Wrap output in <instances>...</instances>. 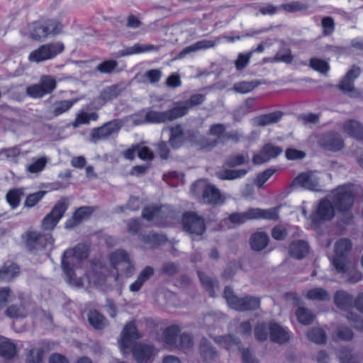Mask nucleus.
Here are the masks:
<instances>
[{
	"mask_svg": "<svg viewBox=\"0 0 363 363\" xmlns=\"http://www.w3.org/2000/svg\"><path fill=\"white\" fill-rule=\"evenodd\" d=\"M247 169H222L216 172V177L220 180H233L243 177Z\"/></svg>",
	"mask_w": 363,
	"mask_h": 363,
	"instance_id": "obj_40",
	"label": "nucleus"
},
{
	"mask_svg": "<svg viewBox=\"0 0 363 363\" xmlns=\"http://www.w3.org/2000/svg\"><path fill=\"white\" fill-rule=\"evenodd\" d=\"M251 54L247 52L245 53L240 52L237 59L235 60V66L238 71L244 69L250 63Z\"/></svg>",
	"mask_w": 363,
	"mask_h": 363,
	"instance_id": "obj_61",
	"label": "nucleus"
},
{
	"mask_svg": "<svg viewBox=\"0 0 363 363\" xmlns=\"http://www.w3.org/2000/svg\"><path fill=\"white\" fill-rule=\"evenodd\" d=\"M86 279L90 284H93L96 286H103L106 280V275L101 272H96L95 270V267H93L91 272L86 274Z\"/></svg>",
	"mask_w": 363,
	"mask_h": 363,
	"instance_id": "obj_50",
	"label": "nucleus"
},
{
	"mask_svg": "<svg viewBox=\"0 0 363 363\" xmlns=\"http://www.w3.org/2000/svg\"><path fill=\"white\" fill-rule=\"evenodd\" d=\"M89 246L79 243L74 247L66 250L62 257V269L69 284L81 287L84 284L82 278H77L75 270L81 267L82 261L87 258Z\"/></svg>",
	"mask_w": 363,
	"mask_h": 363,
	"instance_id": "obj_2",
	"label": "nucleus"
},
{
	"mask_svg": "<svg viewBox=\"0 0 363 363\" xmlns=\"http://www.w3.org/2000/svg\"><path fill=\"white\" fill-rule=\"evenodd\" d=\"M203 201L209 204H220L225 201V197L221 194L220 190L214 185H207L203 191Z\"/></svg>",
	"mask_w": 363,
	"mask_h": 363,
	"instance_id": "obj_28",
	"label": "nucleus"
},
{
	"mask_svg": "<svg viewBox=\"0 0 363 363\" xmlns=\"http://www.w3.org/2000/svg\"><path fill=\"white\" fill-rule=\"evenodd\" d=\"M356 187L353 184L340 185L333 189L328 198L319 201L315 209L310 215L311 226L316 230L325 221L331 220L335 211L340 216L342 223L348 225L353 221L352 207L354 204Z\"/></svg>",
	"mask_w": 363,
	"mask_h": 363,
	"instance_id": "obj_1",
	"label": "nucleus"
},
{
	"mask_svg": "<svg viewBox=\"0 0 363 363\" xmlns=\"http://www.w3.org/2000/svg\"><path fill=\"white\" fill-rule=\"evenodd\" d=\"M306 298L311 301H325L330 298L328 291L320 287L309 289L306 295Z\"/></svg>",
	"mask_w": 363,
	"mask_h": 363,
	"instance_id": "obj_44",
	"label": "nucleus"
},
{
	"mask_svg": "<svg viewBox=\"0 0 363 363\" xmlns=\"http://www.w3.org/2000/svg\"><path fill=\"white\" fill-rule=\"evenodd\" d=\"M108 260L113 269L116 270L114 279L119 281L120 272L127 277L132 275L134 265L132 263L129 254L122 249L116 250L108 255Z\"/></svg>",
	"mask_w": 363,
	"mask_h": 363,
	"instance_id": "obj_10",
	"label": "nucleus"
},
{
	"mask_svg": "<svg viewBox=\"0 0 363 363\" xmlns=\"http://www.w3.org/2000/svg\"><path fill=\"white\" fill-rule=\"evenodd\" d=\"M307 337L309 340L317 344H323L326 341L325 333L320 328L311 329L307 333Z\"/></svg>",
	"mask_w": 363,
	"mask_h": 363,
	"instance_id": "obj_51",
	"label": "nucleus"
},
{
	"mask_svg": "<svg viewBox=\"0 0 363 363\" xmlns=\"http://www.w3.org/2000/svg\"><path fill=\"white\" fill-rule=\"evenodd\" d=\"M223 296L229 307L236 311H252L260 306L259 298L252 296L239 298L234 295L233 291L230 286L225 287Z\"/></svg>",
	"mask_w": 363,
	"mask_h": 363,
	"instance_id": "obj_11",
	"label": "nucleus"
},
{
	"mask_svg": "<svg viewBox=\"0 0 363 363\" xmlns=\"http://www.w3.org/2000/svg\"><path fill=\"white\" fill-rule=\"evenodd\" d=\"M259 84L261 83L257 80L238 82L234 84L233 90L235 93L245 94L253 91Z\"/></svg>",
	"mask_w": 363,
	"mask_h": 363,
	"instance_id": "obj_42",
	"label": "nucleus"
},
{
	"mask_svg": "<svg viewBox=\"0 0 363 363\" xmlns=\"http://www.w3.org/2000/svg\"><path fill=\"white\" fill-rule=\"evenodd\" d=\"M140 337L134 321H130L124 326L119 342L120 350L123 355L128 353L133 342L139 339Z\"/></svg>",
	"mask_w": 363,
	"mask_h": 363,
	"instance_id": "obj_19",
	"label": "nucleus"
},
{
	"mask_svg": "<svg viewBox=\"0 0 363 363\" xmlns=\"http://www.w3.org/2000/svg\"><path fill=\"white\" fill-rule=\"evenodd\" d=\"M200 352L206 362L214 360L217 357L216 350L205 337L202 338L200 342Z\"/></svg>",
	"mask_w": 363,
	"mask_h": 363,
	"instance_id": "obj_41",
	"label": "nucleus"
},
{
	"mask_svg": "<svg viewBox=\"0 0 363 363\" xmlns=\"http://www.w3.org/2000/svg\"><path fill=\"white\" fill-rule=\"evenodd\" d=\"M99 118V115L96 112L86 113L79 112L73 122V126L77 128L82 124H88L91 121H96Z\"/></svg>",
	"mask_w": 363,
	"mask_h": 363,
	"instance_id": "obj_47",
	"label": "nucleus"
},
{
	"mask_svg": "<svg viewBox=\"0 0 363 363\" xmlns=\"http://www.w3.org/2000/svg\"><path fill=\"white\" fill-rule=\"evenodd\" d=\"M294 56L289 48H281L272 60V62H284L291 64L293 62Z\"/></svg>",
	"mask_w": 363,
	"mask_h": 363,
	"instance_id": "obj_48",
	"label": "nucleus"
},
{
	"mask_svg": "<svg viewBox=\"0 0 363 363\" xmlns=\"http://www.w3.org/2000/svg\"><path fill=\"white\" fill-rule=\"evenodd\" d=\"M352 337L353 333L352 330L347 327L339 328L335 334L333 335V339L335 341H337L339 340L349 341L351 340Z\"/></svg>",
	"mask_w": 363,
	"mask_h": 363,
	"instance_id": "obj_59",
	"label": "nucleus"
},
{
	"mask_svg": "<svg viewBox=\"0 0 363 363\" xmlns=\"http://www.w3.org/2000/svg\"><path fill=\"white\" fill-rule=\"evenodd\" d=\"M154 269L150 266L145 267L139 274L137 279L130 285V291L138 292L144 284L153 275Z\"/></svg>",
	"mask_w": 363,
	"mask_h": 363,
	"instance_id": "obj_33",
	"label": "nucleus"
},
{
	"mask_svg": "<svg viewBox=\"0 0 363 363\" xmlns=\"http://www.w3.org/2000/svg\"><path fill=\"white\" fill-rule=\"evenodd\" d=\"M20 272L18 266L14 263L6 262L0 268V280L10 281L16 278Z\"/></svg>",
	"mask_w": 363,
	"mask_h": 363,
	"instance_id": "obj_34",
	"label": "nucleus"
},
{
	"mask_svg": "<svg viewBox=\"0 0 363 363\" xmlns=\"http://www.w3.org/2000/svg\"><path fill=\"white\" fill-rule=\"evenodd\" d=\"M16 354V345L8 338L0 336V355L6 359H10L13 358Z\"/></svg>",
	"mask_w": 363,
	"mask_h": 363,
	"instance_id": "obj_38",
	"label": "nucleus"
},
{
	"mask_svg": "<svg viewBox=\"0 0 363 363\" xmlns=\"http://www.w3.org/2000/svg\"><path fill=\"white\" fill-rule=\"evenodd\" d=\"M182 226L184 231L192 235L201 236L206 232V225L201 216L192 211H187L182 216Z\"/></svg>",
	"mask_w": 363,
	"mask_h": 363,
	"instance_id": "obj_14",
	"label": "nucleus"
},
{
	"mask_svg": "<svg viewBox=\"0 0 363 363\" xmlns=\"http://www.w3.org/2000/svg\"><path fill=\"white\" fill-rule=\"evenodd\" d=\"M91 206H82L78 208L73 213L71 218L65 222V228L72 229L79 225L83 220L89 218L94 212Z\"/></svg>",
	"mask_w": 363,
	"mask_h": 363,
	"instance_id": "obj_27",
	"label": "nucleus"
},
{
	"mask_svg": "<svg viewBox=\"0 0 363 363\" xmlns=\"http://www.w3.org/2000/svg\"><path fill=\"white\" fill-rule=\"evenodd\" d=\"M9 96L16 100L21 101L25 97L24 88L22 84H12L7 89Z\"/></svg>",
	"mask_w": 363,
	"mask_h": 363,
	"instance_id": "obj_55",
	"label": "nucleus"
},
{
	"mask_svg": "<svg viewBox=\"0 0 363 363\" xmlns=\"http://www.w3.org/2000/svg\"><path fill=\"white\" fill-rule=\"evenodd\" d=\"M334 303L340 309L347 311V319L353 323L354 327L361 330L363 325V320L361 318L355 314L352 311L356 309L361 313H363V294L359 293L357 298L354 300L347 291L340 290L336 291L334 295Z\"/></svg>",
	"mask_w": 363,
	"mask_h": 363,
	"instance_id": "obj_5",
	"label": "nucleus"
},
{
	"mask_svg": "<svg viewBox=\"0 0 363 363\" xmlns=\"http://www.w3.org/2000/svg\"><path fill=\"white\" fill-rule=\"evenodd\" d=\"M7 316L12 318H25L27 316L28 313L26 308L23 306L12 305L8 307L6 311Z\"/></svg>",
	"mask_w": 363,
	"mask_h": 363,
	"instance_id": "obj_54",
	"label": "nucleus"
},
{
	"mask_svg": "<svg viewBox=\"0 0 363 363\" xmlns=\"http://www.w3.org/2000/svg\"><path fill=\"white\" fill-rule=\"evenodd\" d=\"M269 238L264 232L254 233L250 240L251 248L255 251H261L264 249L269 243Z\"/></svg>",
	"mask_w": 363,
	"mask_h": 363,
	"instance_id": "obj_36",
	"label": "nucleus"
},
{
	"mask_svg": "<svg viewBox=\"0 0 363 363\" xmlns=\"http://www.w3.org/2000/svg\"><path fill=\"white\" fill-rule=\"evenodd\" d=\"M343 130L350 137L357 140L363 139V126L354 120L345 121L342 126Z\"/></svg>",
	"mask_w": 363,
	"mask_h": 363,
	"instance_id": "obj_32",
	"label": "nucleus"
},
{
	"mask_svg": "<svg viewBox=\"0 0 363 363\" xmlns=\"http://www.w3.org/2000/svg\"><path fill=\"white\" fill-rule=\"evenodd\" d=\"M309 66L321 74H326L330 69V66L326 61L315 57L310 60Z\"/></svg>",
	"mask_w": 363,
	"mask_h": 363,
	"instance_id": "obj_56",
	"label": "nucleus"
},
{
	"mask_svg": "<svg viewBox=\"0 0 363 363\" xmlns=\"http://www.w3.org/2000/svg\"><path fill=\"white\" fill-rule=\"evenodd\" d=\"M296 316L298 321L303 325H310L314 318V314L308 309L303 307H299L296 311Z\"/></svg>",
	"mask_w": 363,
	"mask_h": 363,
	"instance_id": "obj_49",
	"label": "nucleus"
},
{
	"mask_svg": "<svg viewBox=\"0 0 363 363\" xmlns=\"http://www.w3.org/2000/svg\"><path fill=\"white\" fill-rule=\"evenodd\" d=\"M28 30L31 39L41 41L50 35L60 34L62 25L55 19L41 20L28 24Z\"/></svg>",
	"mask_w": 363,
	"mask_h": 363,
	"instance_id": "obj_7",
	"label": "nucleus"
},
{
	"mask_svg": "<svg viewBox=\"0 0 363 363\" xmlns=\"http://www.w3.org/2000/svg\"><path fill=\"white\" fill-rule=\"evenodd\" d=\"M213 339L217 344L225 347L228 351L239 350L241 346V342L239 338L233 335L216 336L213 337Z\"/></svg>",
	"mask_w": 363,
	"mask_h": 363,
	"instance_id": "obj_31",
	"label": "nucleus"
},
{
	"mask_svg": "<svg viewBox=\"0 0 363 363\" xmlns=\"http://www.w3.org/2000/svg\"><path fill=\"white\" fill-rule=\"evenodd\" d=\"M360 69L359 67L353 66L345 75L338 84L339 89L350 96H356V89L354 86V80L359 77Z\"/></svg>",
	"mask_w": 363,
	"mask_h": 363,
	"instance_id": "obj_23",
	"label": "nucleus"
},
{
	"mask_svg": "<svg viewBox=\"0 0 363 363\" xmlns=\"http://www.w3.org/2000/svg\"><path fill=\"white\" fill-rule=\"evenodd\" d=\"M174 211L170 205H152L146 206L142 212V217L148 222L159 227H165L174 217Z\"/></svg>",
	"mask_w": 363,
	"mask_h": 363,
	"instance_id": "obj_8",
	"label": "nucleus"
},
{
	"mask_svg": "<svg viewBox=\"0 0 363 363\" xmlns=\"http://www.w3.org/2000/svg\"><path fill=\"white\" fill-rule=\"evenodd\" d=\"M147 123H162L179 118L174 106L165 111L147 110L145 111Z\"/></svg>",
	"mask_w": 363,
	"mask_h": 363,
	"instance_id": "obj_22",
	"label": "nucleus"
},
{
	"mask_svg": "<svg viewBox=\"0 0 363 363\" xmlns=\"http://www.w3.org/2000/svg\"><path fill=\"white\" fill-rule=\"evenodd\" d=\"M220 43V38H217L213 40H201L197 41L189 46L184 48L179 53V57H183L186 55L195 52L199 50H205L216 47Z\"/></svg>",
	"mask_w": 363,
	"mask_h": 363,
	"instance_id": "obj_26",
	"label": "nucleus"
},
{
	"mask_svg": "<svg viewBox=\"0 0 363 363\" xmlns=\"http://www.w3.org/2000/svg\"><path fill=\"white\" fill-rule=\"evenodd\" d=\"M339 359L340 363H357V357L346 347L339 350Z\"/></svg>",
	"mask_w": 363,
	"mask_h": 363,
	"instance_id": "obj_58",
	"label": "nucleus"
},
{
	"mask_svg": "<svg viewBox=\"0 0 363 363\" xmlns=\"http://www.w3.org/2000/svg\"><path fill=\"white\" fill-rule=\"evenodd\" d=\"M123 69L118 68V63L115 60H106L99 63L96 67V71L101 74H111L112 73H119Z\"/></svg>",
	"mask_w": 363,
	"mask_h": 363,
	"instance_id": "obj_39",
	"label": "nucleus"
},
{
	"mask_svg": "<svg viewBox=\"0 0 363 363\" xmlns=\"http://www.w3.org/2000/svg\"><path fill=\"white\" fill-rule=\"evenodd\" d=\"M226 127L223 123H216L211 125L208 134L211 136L217 137L218 139H216L218 141L219 140H225V135L226 133L225 132Z\"/></svg>",
	"mask_w": 363,
	"mask_h": 363,
	"instance_id": "obj_62",
	"label": "nucleus"
},
{
	"mask_svg": "<svg viewBox=\"0 0 363 363\" xmlns=\"http://www.w3.org/2000/svg\"><path fill=\"white\" fill-rule=\"evenodd\" d=\"M140 240L144 243L150 245L152 248H156L165 243L167 240L165 235L157 233L141 235Z\"/></svg>",
	"mask_w": 363,
	"mask_h": 363,
	"instance_id": "obj_43",
	"label": "nucleus"
},
{
	"mask_svg": "<svg viewBox=\"0 0 363 363\" xmlns=\"http://www.w3.org/2000/svg\"><path fill=\"white\" fill-rule=\"evenodd\" d=\"M68 207V199L65 197L60 199L53 206L51 211L43 218L42 222L43 228L47 230L54 229L63 217Z\"/></svg>",
	"mask_w": 363,
	"mask_h": 363,
	"instance_id": "obj_15",
	"label": "nucleus"
},
{
	"mask_svg": "<svg viewBox=\"0 0 363 363\" xmlns=\"http://www.w3.org/2000/svg\"><path fill=\"white\" fill-rule=\"evenodd\" d=\"M74 101L71 100H65L57 102L54 105L52 114L54 116H58L67 112L73 106Z\"/></svg>",
	"mask_w": 363,
	"mask_h": 363,
	"instance_id": "obj_57",
	"label": "nucleus"
},
{
	"mask_svg": "<svg viewBox=\"0 0 363 363\" xmlns=\"http://www.w3.org/2000/svg\"><path fill=\"white\" fill-rule=\"evenodd\" d=\"M54 242L50 233H40L36 231H29L26 233V246L30 251L51 247Z\"/></svg>",
	"mask_w": 363,
	"mask_h": 363,
	"instance_id": "obj_18",
	"label": "nucleus"
},
{
	"mask_svg": "<svg viewBox=\"0 0 363 363\" xmlns=\"http://www.w3.org/2000/svg\"><path fill=\"white\" fill-rule=\"evenodd\" d=\"M180 332L177 325H170L167 327L162 333L164 342L169 346H174L176 344L177 337Z\"/></svg>",
	"mask_w": 363,
	"mask_h": 363,
	"instance_id": "obj_45",
	"label": "nucleus"
},
{
	"mask_svg": "<svg viewBox=\"0 0 363 363\" xmlns=\"http://www.w3.org/2000/svg\"><path fill=\"white\" fill-rule=\"evenodd\" d=\"M155 47L152 45L135 43L132 46L125 47L115 53L116 57H122L125 56L138 55L153 50Z\"/></svg>",
	"mask_w": 363,
	"mask_h": 363,
	"instance_id": "obj_30",
	"label": "nucleus"
},
{
	"mask_svg": "<svg viewBox=\"0 0 363 363\" xmlns=\"http://www.w3.org/2000/svg\"><path fill=\"white\" fill-rule=\"evenodd\" d=\"M309 246L303 240L293 242L289 246V254L291 257L300 259L306 256L308 253Z\"/></svg>",
	"mask_w": 363,
	"mask_h": 363,
	"instance_id": "obj_35",
	"label": "nucleus"
},
{
	"mask_svg": "<svg viewBox=\"0 0 363 363\" xmlns=\"http://www.w3.org/2000/svg\"><path fill=\"white\" fill-rule=\"evenodd\" d=\"M283 113L279 111L263 114L254 118V123L259 126H265L280 121Z\"/></svg>",
	"mask_w": 363,
	"mask_h": 363,
	"instance_id": "obj_37",
	"label": "nucleus"
},
{
	"mask_svg": "<svg viewBox=\"0 0 363 363\" xmlns=\"http://www.w3.org/2000/svg\"><path fill=\"white\" fill-rule=\"evenodd\" d=\"M198 275L203 288L208 292L210 296L213 297L215 296L214 287L216 284V281L201 272L199 271Z\"/></svg>",
	"mask_w": 363,
	"mask_h": 363,
	"instance_id": "obj_53",
	"label": "nucleus"
},
{
	"mask_svg": "<svg viewBox=\"0 0 363 363\" xmlns=\"http://www.w3.org/2000/svg\"><path fill=\"white\" fill-rule=\"evenodd\" d=\"M352 242L349 239L342 238L335 244V255L332 264L338 273L346 274L347 281L356 283L362 279V274L357 269L354 263L348 262V255L352 250Z\"/></svg>",
	"mask_w": 363,
	"mask_h": 363,
	"instance_id": "obj_4",
	"label": "nucleus"
},
{
	"mask_svg": "<svg viewBox=\"0 0 363 363\" xmlns=\"http://www.w3.org/2000/svg\"><path fill=\"white\" fill-rule=\"evenodd\" d=\"M123 90L122 85L118 84L106 86L101 91L98 99L101 101V105H104L120 96Z\"/></svg>",
	"mask_w": 363,
	"mask_h": 363,
	"instance_id": "obj_29",
	"label": "nucleus"
},
{
	"mask_svg": "<svg viewBox=\"0 0 363 363\" xmlns=\"http://www.w3.org/2000/svg\"><path fill=\"white\" fill-rule=\"evenodd\" d=\"M123 123L119 119H114L105 123L103 125L93 128L90 133V140L92 143L105 140L110 137L118 134L121 128Z\"/></svg>",
	"mask_w": 363,
	"mask_h": 363,
	"instance_id": "obj_16",
	"label": "nucleus"
},
{
	"mask_svg": "<svg viewBox=\"0 0 363 363\" xmlns=\"http://www.w3.org/2000/svg\"><path fill=\"white\" fill-rule=\"evenodd\" d=\"M206 99V96L203 94H196L191 96V97L184 101H179L174 104L175 109L179 118L186 115L189 109L194 106L201 104Z\"/></svg>",
	"mask_w": 363,
	"mask_h": 363,
	"instance_id": "obj_25",
	"label": "nucleus"
},
{
	"mask_svg": "<svg viewBox=\"0 0 363 363\" xmlns=\"http://www.w3.org/2000/svg\"><path fill=\"white\" fill-rule=\"evenodd\" d=\"M56 86L57 82L52 76L43 75L39 83L32 84L26 88V93L32 99H40L51 94Z\"/></svg>",
	"mask_w": 363,
	"mask_h": 363,
	"instance_id": "obj_13",
	"label": "nucleus"
},
{
	"mask_svg": "<svg viewBox=\"0 0 363 363\" xmlns=\"http://www.w3.org/2000/svg\"><path fill=\"white\" fill-rule=\"evenodd\" d=\"M293 188L302 187L313 191H320V185L318 179L312 173H301L298 174L291 182Z\"/></svg>",
	"mask_w": 363,
	"mask_h": 363,
	"instance_id": "obj_21",
	"label": "nucleus"
},
{
	"mask_svg": "<svg viewBox=\"0 0 363 363\" xmlns=\"http://www.w3.org/2000/svg\"><path fill=\"white\" fill-rule=\"evenodd\" d=\"M277 169L276 168H269L260 173L257 176L256 185L257 187L261 188L269 178H271L276 172Z\"/></svg>",
	"mask_w": 363,
	"mask_h": 363,
	"instance_id": "obj_60",
	"label": "nucleus"
},
{
	"mask_svg": "<svg viewBox=\"0 0 363 363\" xmlns=\"http://www.w3.org/2000/svg\"><path fill=\"white\" fill-rule=\"evenodd\" d=\"M317 143L323 149L334 152L341 150L345 145L342 135L335 131L320 134L318 136Z\"/></svg>",
	"mask_w": 363,
	"mask_h": 363,
	"instance_id": "obj_17",
	"label": "nucleus"
},
{
	"mask_svg": "<svg viewBox=\"0 0 363 363\" xmlns=\"http://www.w3.org/2000/svg\"><path fill=\"white\" fill-rule=\"evenodd\" d=\"M280 206L268 209L251 208L243 213H231L228 220L233 224H242L245 221L252 219H266L277 220L279 218Z\"/></svg>",
	"mask_w": 363,
	"mask_h": 363,
	"instance_id": "obj_9",
	"label": "nucleus"
},
{
	"mask_svg": "<svg viewBox=\"0 0 363 363\" xmlns=\"http://www.w3.org/2000/svg\"><path fill=\"white\" fill-rule=\"evenodd\" d=\"M89 322L96 329H101L106 323V318L96 311L89 313Z\"/></svg>",
	"mask_w": 363,
	"mask_h": 363,
	"instance_id": "obj_52",
	"label": "nucleus"
},
{
	"mask_svg": "<svg viewBox=\"0 0 363 363\" xmlns=\"http://www.w3.org/2000/svg\"><path fill=\"white\" fill-rule=\"evenodd\" d=\"M45 191H39L29 194L25 201V206L32 208L35 206L45 195Z\"/></svg>",
	"mask_w": 363,
	"mask_h": 363,
	"instance_id": "obj_63",
	"label": "nucleus"
},
{
	"mask_svg": "<svg viewBox=\"0 0 363 363\" xmlns=\"http://www.w3.org/2000/svg\"><path fill=\"white\" fill-rule=\"evenodd\" d=\"M44 350L42 348L30 350L27 357V363H42Z\"/></svg>",
	"mask_w": 363,
	"mask_h": 363,
	"instance_id": "obj_64",
	"label": "nucleus"
},
{
	"mask_svg": "<svg viewBox=\"0 0 363 363\" xmlns=\"http://www.w3.org/2000/svg\"><path fill=\"white\" fill-rule=\"evenodd\" d=\"M132 353L138 363H147L153 359L157 350L151 345L138 344L133 347Z\"/></svg>",
	"mask_w": 363,
	"mask_h": 363,
	"instance_id": "obj_24",
	"label": "nucleus"
},
{
	"mask_svg": "<svg viewBox=\"0 0 363 363\" xmlns=\"http://www.w3.org/2000/svg\"><path fill=\"white\" fill-rule=\"evenodd\" d=\"M282 152V149L270 143L264 145L258 153L253 155L252 162L255 165L262 164L276 158Z\"/></svg>",
	"mask_w": 363,
	"mask_h": 363,
	"instance_id": "obj_20",
	"label": "nucleus"
},
{
	"mask_svg": "<svg viewBox=\"0 0 363 363\" xmlns=\"http://www.w3.org/2000/svg\"><path fill=\"white\" fill-rule=\"evenodd\" d=\"M255 336L259 341L267 340L268 337L272 342L283 344L290 339L289 330L274 321L269 323H258L255 328Z\"/></svg>",
	"mask_w": 363,
	"mask_h": 363,
	"instance_id": "obj_6",
	"label": "nucleus"
},
{
	"mask_svg": "<svg viewBox=\"0 0 363 363\" xmlns=\"http://www.w3.org/2000/svg\"><path fill=\"white\" fill-rule=\"evenodd\" d=\"M23 195V189H13L7 192L6 199L12 209H16L18 207Z\"/></svg>",
	"mask_w": 363,
	"mask_h": 363,
	"instance_id": "obj_46",
	"label": "nucleus"
},
{
	"mask_svg": "<svg viewBox=\"0 0 363 363\" xmlns=\"http://www.w3.org/2000/svg\"><path fill=\"white\" fill-rule=\"evenodd\" d=\"M169 143L173 149L198 145L201 149L209 150L217 146L218 140L206 138L197 130H184L181 125H177L170 128Z\"/></svg>",
	"mask_w": 363,
	"mask_h": 363,
	"instance_id": "obj_3",
	"label": "nucleus"
},
{
	"mask_svg": "<svg viewBox=\"0 0 363 363\" xmlns=\"http://www.w3.org/2000/svg\"><path fill=\"white\" fill-rule=\"evenodd\" d=\"M64 50V44L60 41L44 44L33 50L29 54L28 60L35 63L50 60L62 53Z\"/></svg>",
	"mask_w": 363,
	"mask_h": 363,
	"instance_id": "obj_12",
	"label": "nucleus"
}]
</instances>
